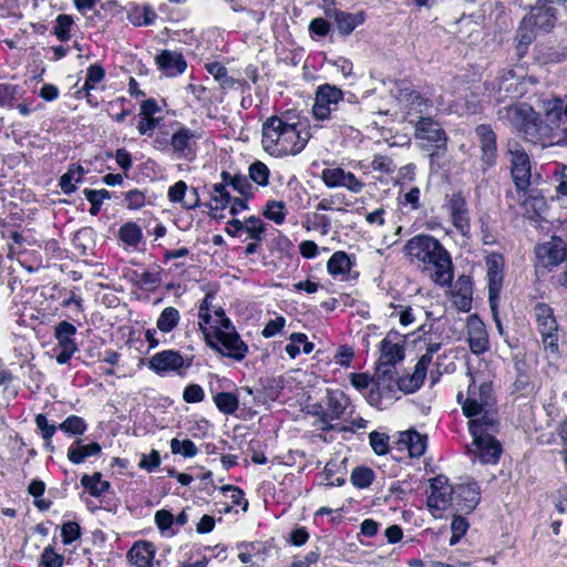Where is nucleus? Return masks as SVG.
<instances>
[{"label":"nucleus","mask_w":567,"mask_h":567,"mask_svg":"<svg viewBox=\"0 0 567 567\" xmlns=\"http://www.w3.org/2000/svg\"><path fill=\"white\" fill-rule=\"evenodd\" d=\"M404 255L411 261H420L432 266L433 281L441 287H450L453 282L454 266L451 254L435 237L427 234H419L410 238L404 247Z\"/></svg>","instance_id":"nucleus-1"},{"label":"nucleus","mask_w":567,"mask_h":567,"mask_svg":"<svg viewBox=\"0 0 567 567\" xmlns=\"http://www.w3.org/2000/svg\"><path fill=\"white\" fill-rule=\"evenodd\" d=\"M501 118L507 120L513 127L523 133L526 140L534 144L551 143L554 134L547 126L544 116L536 113L533 107L520 105H505L498 112Z\"/></svg>","instance_id":"nucleus-2"},{"label":"nucleus","mask_w":567,"mask_h":567,"mask_svg":"<svg viewBox=\"0 0 567 567\" xmlns=\"http://www.w3.org/2000/svg\"><path fill=\"white\" fill-rule=\"evenodd\" d=\"M193 361V355H183L178 350L167 349L152 355L146 365L161 378L169 375L185 378Z\"/></svg>","instance_id":"nucleus-3"},{"label":"nucleus","mask_w":567,"mask_h":567,"mask_svg":"<svg viewBox=\"0 0 567 567\" xmlns=\"http://www.w3.org/2000/svg\"><path fill=\"white\" fill-rule=\"evenodd\" d=\"M343 91L337 85L324 83L320 84L315 94L312 114L317 121H334L338 125L340 116V105H342Z\"/></svg>","instance_id":"nucleus-4"},{"label":"nucleus","mask_w":567,"mask_h":567,"mask_svg":"<svg viewBox=\"0 0 567 567\" xmlns=\"http://www.w3.org/2000/svg\"><path fill=\"white\" fill-rule=\"evenodd\" d=\"M470 375L471 383L463 402V414L466 417L478 416L483 410L496 406L492 381H484L477 386L473 375Z\"/></svg>","instance_id":"nucleus-5"},{"label":"nucleus","mask_w":567,"mask_h":567,"mask_svg":"<svg viewBox=\"0 0 567 567\" xmlns=\"http://www.w3.org/2000/svg\"><path fill=\"white\" fill-rule=\"evenodd\" d=\"M206 346L224 358L241 362L248 354L249 348L237 332L218 333L216 336H207Z\"/></svg>","instance_id":"nucleus-6"},{"label":"nucleus","mask_w":567,"mask_h":567,"mask_svg":"<svg viewBox=\"0 0 567 567\" xmlns=\"http://www.w3.org/2000/svg\"><path fill=\"white\" fill-rule=\"evenodd\" d=\"M507 154L511 156V175L517 192H525L530 186L532 163L528 154L517 141H509Z\"/></svg>","instance_id":"nucleus-7"},{"label":"nucleus","mask_w":567,"mask_h":567,"mask_svg":"<svg viewBox=\"0 0 567 567\" xmlns=\"http://www.w3.org/2000/svg\"><path fill=\"white\" fill-rule=\"evenodd\" d=\"M76 327L62 320L54 327L53 336L56 340V346L53 351L56 352L55 361L58 364H69L75 352L79 351L78 343L75 342Z\"/></svg>","instance_id":"nucleus-8"},{"label":"nucleus","mask_w":567,"mask_h":567,"mask_svg":"<svg viewBox=\"0 0 567 567\" xmlns=\"http://www.w3.org/2000/svg\"><path fill=\"white\" fill-rule=\"evenodd\" d=\"M380 358L377 362L375 374L384 378H392L395 372V365L404 360L405 352L403 343L393 342L390 338H384L380 342Z\"/></svg>","instance_id":"nucleus-9"},{"label":"nucleus","mask_w":567,"mask_h":567,"mask_svg":"<svg viewBox=\"0 0 567 567\" xmlns=\"http://www.w3.org/2000/svg\"><path fill=\"white\" fill-rule=\"evenodd\" d=\"M474 133L478 140L483 173L494 167L498 158L497 134L491 124H478Z\"/></svg>","instance_id":"nucleus-10"},{"label":"nucleus","mask_w":567,"mask_h":567,"mask_svg":"<svg viewBox=\"0 0 567 567\" xmlns=\"http://www.w3.org/2000/svg\"><path fill=\"white\" fill-rule=\"evenodd\" d=\"M197 136L187 126L179 124L171 135L172 154L177 159L194 162L197 157Z\"/></svg>","instance_id":"nucleus-11"},{"label":"nucleus","mask_w":567,"mask_h":567,"mask_svg":"<svg viewBox=\"0 0 567 567\" xmlns=\"http://www.w3.org/2000/svg\"><path fill=\"white\" fill-rule=\"evenodd\" d=\"M309 137L310 133L303 123L289 120L286 130L284 128L281 141L277 145L279 147L278 151L285 154L297 155L306 147Z\"/></svg>","instance_id":"nucleus-12"},{"label":"nucleus","mask_w":567,"mask_h":567,"mask_svg":"<svg viewBox=\"0 0 567 567\" xmlns=\"http://www.w3.org/2000/svg\"><path fill=\"white\" fill-rule=\"evenodd\" d=\"M481 487L477 482L471 480L454 485L453 502L457 511L471 514L480 504Z\"/></svg>","instance_id":"nucleus-13"},{"label":"nucleus","mask_w":567,"mask_h":567,"mask_svg":"<svg viewBox=\"0 0 567 567\" xmlns=\"http://www.w3.org/2000/svg\"><path fill=\"white\" fill-rule=\"evenodd\" d=\"M453 226L463 236L468 238L471 233L470 209L466 198L461 192L452 194L447 202Z\"/></svg>","instance_id":"nucleus-14"},{"label":"nucleus","mask_w":567,"mask_h":567,"mask_svg":"<svg viewBox=\"0 0 567 567\" xmlns=\"http://www.w3.org/2000/svg\"><path fill=\"white\" fill-rule=\"evenodd\" d=\"M558 0H538L536 6L532 8L527 22L530 27L539 29L544 32H549L557 19V9L554 2Z\"/></svg>","instance_id":"nucleus-15"},{"label":"nucleus","mask_w":567,"mask_h":567,"mask_svg":"<svg viewBox=\"0 0 567 567\" xmlns=\"http://www.w3.org/2000/svg\"><path fill=\"white\" fill-rule=\"evenodd\" d=\"M431 494L427 497V505L437 511H444L453 502L454 486L449 484L447 476L440 474L430 480Z\"/></svg>","instance_id":"nucleus-16"},{"label":"nucleus","mask_w":567,"mask_h":567,"mask_svg":"<svg viewBox=\"0 0 567 567\" xmlns=\"http://www.w3.org/2000/svg\"><path fill=\"white\" fill-rule=\"evenodd\" d=\"M467 342L471 351L476 354H483L488 350V336L486 328L478 315L472 313L466 320Z\"/></svg>","instance_id":"nucleus-17"},{"label":"nucleus","mask_w":567,"mask_h":567,"mask_svg":"<svg viewBox=\"0 0 567 567\" xmlns=\"http://www.w3.org/2000/svg\"><path fill=\"white\" fill-rule=\"evenodd\" d=\"M468 419V431L472 437L494 435L498 432L499 421L497 417V409L493 406L485 409L478 416Z\"/></svg>","instance_id":"nucleus-18"},{"label":"nucleus","mask_w":567,"mask_h":567,"mask_svg":"<svg viewBox=\"0 0 567 567\" xmlns=\"http://www.w3.org/2000/svg\"><path fill=\"white\" fill-rule=\"evenodd\" d=\"M157 69L167 78L183 74L187 69V61L178 51L162 50L155 56Z\"/></svg>","instance_id":"nucleus-19"},{"label":"nucleus","mask_w":567,"mask_h":567,"mask_svg":"<svg viewBox=\"0 0 567 567\" xmlns=\"http://www.w3.org/2000/svg\"><path fill=\"white\" fill-rule=\"evenodd\" d=\"M291 120L290 112H287L280 116L272 115L268 117L262 124V145L266 151L278 145L284 135V128Z\"/></svg>","instance_id":"nucleus-20"},{"label":"nucleus","mask_w":567,"mask_h":567,"mask_svg":"<svg viewBox=\"0 0 567 567\" xmlns=\"http://www.w3.org/2000/svg\"><path fill=\"white\" fill-rule=\"evenodd\" d=\"M488 280V298L499 297L504 280V257L499 252H491L486 256Z\"/></svg>","instance_id":"nucleus-21"},{"label":"nucleus","mask_w":567,"mask_h":567,"mask_svg":"<svg viewBox=\"0 0 567 567\" xmlns=\"http://www.w3.org/2000/svg\"><path fill=\"white\" fill-rule=\"evenodd\" d=\"M525 84L519 81L513 71H509L499 81L498 90L495 93V101L501 104L509 100L507 105H515L514 101L523 96Z\"/></svg>","instance_id":"nucleus-22"},{"label":"nucleus","mask_w":567,"mask_h":567,"mask_svg":"<svg viewBox=\"0 0 567 567\" xmlns=\"http://www.w3.org/2000/svg\"><path fill=\"white\" fill-rule=\"evenodd\" d=\"M473 443L476 446L477 457L482 463H498L503 453V446L495 435L473 437Z\"/></svg>","instance_id":"nucleus-23"},{"label":"nucleus","mask_w":567,"mask_h":567,"mask_svg":"<svg viewBox=\"0 0 567 567\" xmlns=\"http://www.w3.org/2000/svg\"><path fill=\"white\" fill-rule=\"evenodd\" d=\"M415 137L437 144H446L447 136L445 131L431 116H421L414 125Z\"/></svg>","instance_id":"nucleus-24"},{"label":"nucleus","mask_w":567,"mask_h":567,"mask_svg":"<svg viewBox=\"0 0 567 567\" xmlns=\"http://www.w3.org/2000/svg\"><path fill=\"white\" fill-rule=\"evenodd\" d=\"M124 8L126 18L134 27L152 25L157 14L153 7L148 3L138 4L136 2H128Z\"/></svg>","instance_id":"nucleus-25"},{"label":"nucleus","mask_w":567,"mask_h":567,"mask_svg":"<svg viewBox=\"0 0 567 567\" xmlns=\"http://www.w3.org/2000/svg\"><path fill=\"white\" fill-rule=\"evenodd\" d=\"M206 70L223 89H240L241 92L250 91V85L246 80L229 76L226 66L219 62L206 64Z\"/></svg>","instance_id":"nucleus-26"},{"label":"nucleus","mask_w":567,"mask_h":567,"mask_svg":"<svg viewBox=\"0 0 567 567\" xmlns=\"http://www.w3.org/2000/svg\"><path fill=\"white\" fill-rule=\"evenodd\" d=\"M155 547L147 540L135 543L127 551V559L136 567H153Z\"/></svg>","instance_id":"nucleus-27"},{"label":"nucleus","mask_w":567,"mask_h":567,"mask_svg":"<svg viewBox=\"0 0 567 567\" xmlns=\"http://www.w3.org/2000/svg\"><path fill=\"white\" fill-rule=\"evenodd\" d=\"M102 453V446L97 442L83 444V440L76 439L68 449V460L78 465L90 456H99Z\"/></svg>","instance_id":"nucleus-28"},{"label":"nucleus","mask_w":567,"mask_h":567,"mask_svg":"<svg viewBox=\"0 0 567 567\" xmlns=\"http://www.w3.org/2000/svg\"><path fill=\"white\" fill-rule=\"evenodd\" d=\"M349 404V398L341 390L327 389L326 392V414L331 420H340Z\"/></svg>","instance_id":"nucleus-29"},{"label":"nucleus","mask_w":567,"mask_h":567,"mask_svg":"<svg viewBox=\"0 0 567 567\" xmlns=\"http://www.w3.org/2000/svg\"><path fill=\"white\" fill-rule=\"evenodd\" d=\"M399 443L406 447L411 457H421L426 451L427 436L410 429L401 433Z\"/></svg>","instance_id":"nucleus-30"},{"label":"nucleus","mask_w":567,"mask_h":567,"mask_svg":"<svg viewBox=\"0 0 567 567\" xmlns=\"http://www.w3.org/2000/svg\"><path fill=\"white\" fill-rule=\"evenodd\" d=\"M534 311L540 336L558 332V323L554 311L547 303L537 302Z\"/></svg>","instance_id":"nucleus-31"},{"label":"nucleus","mask_w":567,"mask_h":567,"mask_svg":"<svg viewBox=\"0 0 567 567\" xmlns=\"http://www.w3.org/2000/svg\"><path fill=\"white\" fill-rule=\"evenodd\" d=\"M355 265V258L343 250H338L331 255L327 262V270L332 277L346 276Z\"/></svg>","instance_id":"nucleus-32"},{"label":"nucleus","mask_w":567,"mask_h":567,"mask_svg":"<svg viewBox=\"0 0 567 567\" xmlns=\"http://www.w3.org/2000/svg\"><path fill=\"white\" fill-rule=\"evenodd\" d=\"M365 12L362 10L354 13L343 11L336 21L338 33L341 37L350 35L358 27L365 22Z\"/></svg>","instance_id":"nucleus-33"},{"label":"nucleus","mask_w":567,"mask_h":567,"mask_svg":"<svg viewBox=\"0 0 567 567\" xmlns=\"http://www.w3.org/2000/svg\"><path fill=\"white\" fill-rule=\"evenodd\" d=\"M85 169L80 164H71L68 171L59 178L61 190L70 195L76 190V184L82 183Z\"/></svg>","instance_id":"nucleus-34"},{"label":"nucleus","mask_w":567,"mask_h":567,"mask_svg":"<svg viewBox=\"0 0 567 567\" xmlns=\"http://www.w3.org/2000/svg\"><path fill=\"white\" fill-rule=\"evenodd\" d=\"M361 107L359 100L352 92H343L342 105H340V116H338V125H344L354 121L360 114Z\"/></svg>","instance_id":"nucleus-35"},{"label":"nucleus","mask_w":567,"mask_h":567,"mask_svg":"<svg viewBox=\"0 0 567 567\" xmlns=\"http://www.w3.org/2000/svg\"><path fill=\"white\" fill-rule=\"evenodd\" d=\"M540 249L544 250L548 262L553 266L559 265L567 256L566 244L557 236H553L548 243L540 247Z\"/></svg>","instance_id":"nucleus-36"},{"label":"nucleus","mask_w":567,"mask_h":567,"mask_svg":"<svg viewBox=\"0 0 567 567\" xmlns=\"http://www.w3.org/2000/svg\"><path fill=\"white\" fill-rule=\"evenodd\" d=\"M81 485L93 497H100L111 489V483L102 480V474L95 472L92 475L83 474L81 477Z\"/></svg>","instance_id":"nucleus-37"},{"label":"nucleus","mask_w":567,"mask_h":567,"mask_svg":"<svg viewBox=\"0 0 567 567\" xmlns=\"http://www.w3.org/2000/svg\"><path fill=\"white\" fill-rule=\"evenodd\" d=\"M544 118L549 126L551 133L555 135V131L560 130L561 125L565 124V118L561 115L560 106L557 103V99H553L546 102Z\"/></svg>","instance_id":"nucleus-38"},{"label":"nucleus","mask_w":567,"mask_h":567,"mask_svg":"<svg viewBox=\"0 0 567 567\" xmlns=\"http://www.w3.org/2000/svg\"><path fill=\"white\" fill-rule=\"evenodd\" d=\"M142 238V228L134 221H126L118 229V239L126 246L137 247Z\"/></svg>","instance_id":"nucleus-39"},{"label":"nucleus","mask_w":567,"mask_h":567,"mask_svg":"<svg viewBox=\"0 0 567 567\" xmlns=\"http://www.w3.org/2000/svg\"><path fill=\"white\" fill-rule=\"evenodd\" d=\"M179 320V311L174 307H166L157 318L156 328L163 333H169L177 327Z\"/></svg>","instance_id":"nucleus-40"},{"label":"nucleus","mask_w":567,"mask_h":567,"mask_svg":"<svg viewBox=\"0 0 567 567\" xmlns=\"http://www.w3.org/2000/svg\"><path fill=\"white\" fill-rule=\"evenodd\" d=\"M214 403L219 412L231 415L238 410V395L233 392H218L213 398Z\"/></svg>","instance_id":"nucleus-41"},{"label":"nucleus","mask_w":567,"mask_h":567,"mask_svg":"<svg viewBox=\"0 0 567 567\" xmlns=\"http://www.w3.org/2000/svg\"><path fill=\"white\" fill-rule=\"evenodd\" d=\"M155 524L162 536L173 537L178 533V529L174 528V515L168 509H159L154 516Z\"/></svg>","instance_id":"nucleus-42"},{"label":"nucleus","mask_w":567,"mask_h":567,"mask_svg":"<svg viewBox=\"0 0 567 567\" xmlns=\"http://www.w3.org/2000/svg\"><path fill=\"white\" fill-rule=\"evenodd\" d=\"M59 430L68 436H79L86 432L87 423L83 417L71 414L59 424Z\"/></svg>","instance_id":"nucleus-43"},{"label":"nucleus","mask_w":567,"mask_h":567,"mask_svg":"<svg viewBox=\"0 0 567 567\" xmlns=\"http://www.w3.org/2000/svg\"><path fill=\"white\" fill-rule=\"evenodd\" d=\"M244 234H247V239L262 241L266 237V224L258 216H250L245 219Z\"/></svg>","instance_id":"nucleus-44"},{"label":"nucleus","mask_w":567,"mask_h":567,"mask_svg":"<svg viewBox=\"0 0 567 567\" xmlns=\"http://www.w3.org/2000/svg\"><path fill=\"white\" fill-rule=\"evenodd\" d=\"M374 478V471L364 465L355 466L350 476L352 485L359 489L368 488Z\"/></svg>","instance_id":"nucleus-45"},{"label":"nucleus","mask_w":567,"mask_h":567,"mask_svg":"<svg viewBox=\"0 0 567 567\" xmlns=\"http://www.w3.org/2000/svg\"><path fill=\"white\" fill-rule=\"evenodd\" d=\"M270 171L261 161L252 162L248 167V178L265 187L269 184Z\"/></svg>","instance_id":"nucleus-46"},{"label":"nucleus","mask_w":567,"mask_h":567,"mask_svg":"<svg viewBox=\"0 0 567 567\" xmlns=\"http://www.w3.org/2000/svg\"><path fill=\"white\" fill-rule=\"evenodd\" d=\"M262 214L265 218L272 220L277 225H281L287 215L286 205L281 200H268Z\"/></svg>","instance_id":"nucleus-47"},{"label":"nucleus","mask_w":567,"mask_h":567,"mask_svg":"<svg viewBox=\"0 0 567 567\" xmlns=\"http://www.w3.org/2000/svg\"><path fill=\"white\" fill-rule=\"evenodd\" d=\"M74 24V20L72 16L61 13L55 19V25H54V35L60 40L61 42H66L71 38V29Z\"/></svg>","instance_id":"nucleus-48"},{"label":"nucleus","mask_w":567,"mask_h":567,"mask_svg":"<svg viewBox=\"0 0 567 567\" xmlns=\"http://www.w3.org/2000/svg\"><path fill=\"white\" fill-rule=\"evenodd\" d=\"M530 24L527 22V18H524L518 30H517V52L519 55H523L528 45L535 39V32L533 27L528 28Z\"/></svg>","instance_id":"nucleus-49"},{"label":"nucleus","mask_w":567,"mask_h":567,"mask_svg":"<svg viewBox=\"0 0 567 567\" xmlns=\"http://www.w3.org/2000/svg\"><path fill=\"white\" fill-rule=\"evenodd\" d=\"M169 446L173 454H179L186 458H192L198 453L197 446L189 439L178 440L174 437L171 440Z\"/></svg>","instance_id":"nucleus-50"},{"label":"nucleus","mask_w":567,"mask_h":567,"mask_svg":"<svg viewBox=\"0 0 567 567\" xmlns=\"http://www.w3.org/2000/svg\"><path fill=\"white\" fill-rule=\"evenodd\" d=\"M346 171L342 167L324 168L321 172V179L328 188L342 187L344 184Z\"/></svg>","instance_id":"nucleus-51"},{"label":"nucleus","mask_w":567,"mask_h":567,"mask_svg":"<svg viewBox=\"0 0 567 567\" xmlns=\"http://www.w3.org/2000/svg\"><path fill=\"white\" fill-rule=\"evenodd\" d=\"M446 152V144L435 145V150L430 154V169L432 173H439L447 166Z\"/></svg>","instance_id":"nucleus-52"},{"label":"nucleus","mask_w":567,"mask_h":567,"mask_svg":"<svg viewBox=\"0 0 567 567\" xmlns=\"http://www.w3.org/2000/svg\"><path fill=\"white\" fill-rule=\"evenodd\" d=\"M480 230L482 235V243L486 246H492L497 243L496 234L493 227V220L489 215L483 214L478 217Z\"/></svg>","instance_id":"nucleus-53"},{"label":"nucleus","mask_w":567,"mask_h":567,"mask_svg":"<svg viewBox=\"0 0 567 567\" xmlns=\"http://www.w3.org/2000/svg\"><path fill=\"white\" fill-rule=\"evenodd\" d=\"M392 381V378H384L381 380L380 375H377V380L373 385L368 390L365 399L371 406L380 408L382 399L384 398L383 384L388 381Z\"/></svg>","instance_id":"nucleus-54"},{"label":"nucleus","mask_w":567,"mask_h":567,"mask_svg":"<svg viewBox=\"0 0 567 567\" xmlns=\"http://www.w3.org/2000/svg\"><path fill=\"white\" fill-rule=\"evenodd\" d=\"M161 272L162 268L159 266H156L152 270H146L142 272L138 288L150 291L156 289L162 282Z\"/></svg>","instance_id":"nucleus-55"},{"label":"nucleus","mask_w":567,"mask_h":567,"mask_svg":"<svg viewBox=\"0 0 567 567\" xmlns=\"http://www.w3.org/2000/svg\"><path fill=\"white\" fill-rule=\"evenodd\" d=\"M82 536V528L78 522L68 520L61 525V537L64 545H71L80 539Z\"/></svg>","instance_id":"nucleus-56"},{"label":"nucleus","mask_w":567,"mask_h":567,"mask_svg":"<svg viewBox=\"0 0 567 567\" xmlns=\"http://www.w3.org/2000/svg\"><path fill=\"white\" fill-rule=\"evenodd\" d=\"M470 528L467 519L461 515H454L451 522L452 536L450 538V545H456L461 538L466 534Z\"/></svg>","instance_id":"nucleus-57"},{"label":"nucleus","mask_w":567,"mask_h":567,"mask_svg":"<svg viewBox=\"0 0 567 567\" xmlns=\"http://www.w3.org/2000/svg\"><path fill=\"white\" fill-rule=\"evenodd\" d=\"M389 440V435H386L385 433H380L378 431H372L369 434L370 445L373 452L380 456L385 455L390 452Z\"/></svg>","instance_id":"nucleus-58"},{"label":"nucleus","mask_w":567,"mask_h":567,"mask_svg":"<svg viewBox=\"0 0 567 567\" xmlns=\"http://www.w3.org/2000/svg\"><path fill=\"white\" fill-rule=\"evenodd\" d=\"M19 93V85L11 83H0V107H13V102Z\"/></svg>","instance_id":"nucleus-59"},{"label":"nucleus","mask_w":567,"mask_h":567,"mask_svg":"<svg viewBox=\"0 0 567 567\" xmlns=\"http://www.w3.org/2000/svg\"><path fill=\"white\" fill-rule=\"evenodd\" d=\"M64 556L55 553L53 546H47L41 556H40V565L42 567H63Z\"/></svg>","instance_id":"nucleus-60"},{"label":"nucleus","mask_w":567,"mask_h":567,"mask_svg":"<svg viewBox=\"0 0 567 567\" xmlns=\"http://www.w3.org/2000/svg\"><path fill=\"white\" fill-rule=\"evenodd\" d=\"M308 30L312 39L324 38L331 32V23L327 19L318 17L310 21Z\"/></svg>","instance_id":"nucleus-61"},{"label":"nucleus","mask_w":567,"mask_h":567,"mask_svg":"<svg viewBox=\"0 0 567 567\" xmlns=\"http://www.w3.org/2000/svg\"><path fill=\"white\" fill-rule=\"evenodd\" d=\"M212 200L216 203V206L212 207L213 210L225 209L233 200V197L227 187L216 183L213 185Z\"/></svg>","instance_id":"nucleus-62"},{"label":"nucleus","mask_w":567,"mask_h":567,"mask_svg":"<svg viewBox=\"0 0 567 567\" xmlns=\"http://www.w3.org/2000/svg\"><path fill=\"white\" fill-rule=\"evenodd\" d=\"M406 107L411 111H416L422 113L423 109L431 106L432 102L430 99L424 97L420 92L412 90L409 94L408 99L403 102Z\"/></svg>","instance_id":"nucleus-63"},{"label":"nucleus","mask_w":567,"mask_h":567,"mask_svg":"<svg viewBox=\"0 0 567 567\" xmlns=\"http://www.w3.org/2000/svg\"><path fill=\"white\" fill-rule=\"evenodd\" d=\"M34 422L43 440L52 439L56 430H59V425L50 423L47 415L43 413L37 414Z\"/></svg>","instance_id":"nucleus-64"}]
</instances>
